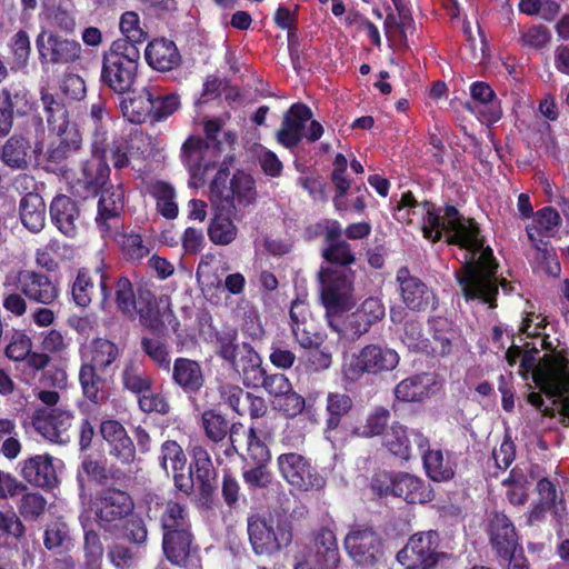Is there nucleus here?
Here are the masks:
<instances>
[{"label":"nucleus","instance_id":"obj_1","mask_svg":"<svg viewBox=\"0 0 569 569\" xmlns=\"http://www.w3.org/2000/svg\"><path fill=\"white\" fill-rule=\"evenodd\" d=\"M403 204L410 207V217L421 218V231L426 239L436 242L447 234L450 244L466 249L465 262L456 272L457 281L467 300L479 299L496 307L498 293V263L489 247L478 237L479 228L472 219L462 217L453 206L437 211L428 201L419 203L411 192L403 193Z\"/></svg>","mask_w":569,"mask_h":569},{"label":"nucleus","instance_id":"obj_2","mask_svg":"<svg viewBox=\"0 0 569 569\" xmlns=\"http://www.w3.org/2000/svg\"><path fill=\"white\" fill-rule=\"evenodd\" d=\"M340 230L338 237L329 240L322 249L321 257L335 268H322L319 271L321 283L320 298L326 309L329 327L339 335V339H347L348 332L356 333L352 321L345 320V313L355 306L353 280L355 273L348 267L353 263L356 257L350 244L342 238Z\"/></svg>","mask_w":569,"mask_h":569},{"label":"nucleus","instance_id":"obj_3","mask_svg":"<svg viewBox=\"0 0 569 569\" xmlns=\"http://www.w3.org/2000/svg\"><path fill=\"white\" fill-rule=\"evenodd\" d=\"M149 518L161 530L166 560L179 569H202L200 547L192 530L189 507L178 499L158 498L149 507Z\"/></svg>","mask_w":569,"mask_h":569},{"label":"nucleus","instance_id":"obj_4","mask_svg":"<svg viewBox=\"0 0 569 569\" xmlns=\"http://www.w3.org/2000/svg\"><path fill=\"white\" fill-rule=\"evenodd\" d=\"M520 366L526 371H532L533 381L542 393L555 398L552 406L548 407L545 406L539 392H530L528 402L540 410L543 416L561 415L562 423L569 426V398L566 396L569 391V372L566 368L553 361L537 365L536 356L530 351L521 355Z\"/></svg>","mask_w":569,"mask_h":569},{"label":"nucleus","instance_id":"obj_5","mask_svg":"<svg viewBox=\"0 0 569 569\" xmlns=\"http://www.w3.org/2000/svg\"><path fill=\"white\" fill-rule=\"evenodd\" d=\"M140 49L126 40H114L103 53L100 81L117 94L129 93L138 77Z\"/></svg>","mask_w":569,"mask_h":569},{"label":"nucleus","instance_id":"obj_6","mask_svg":"<svg viewBox=\"0 0 569 569\" xmlns=\"http://www.w3.org/2000/svg\"><path fill=\"white\" fill-rule=\"evenodd\" d=\"M247 532L252 551L258 557H272L289 547L293 540V522L289 517L251 516Z\"/></svg>","mask_w":569,"mask_h":569},{"label":"nucleus","instance_id":"obj_7","mask_svg":"<svg viewBox=\"0 0 569 569\" xmlns=\"http://www.w3.org/2000/svg\"><path fill=\"white\" fill-rule=\"evenodd\" d=\"M277 468L283 480L300 492L319 491L326 486V478L311 459L298 453L286 452L277 457Z\"/></svg>","mask_w":569,"mask_h":569},{"label":"nucleus","instance_id":"obj_8","mask_svg":"<svg viewBox=\"0 0 569 569\" xmlns=\"http://www.w3.org/2000/svg\"><path fill=\"white\" fill-rule=\"evenodd\" d=\"M136 310L132 311V319L139 318L142 327L153 333L164 328V319L173 316L167 296H157L154 284L150 280L140 279L137 281Z\"/></svg>","mask_w":569,"mask_h":569},{"label":"nucleus","instance_id":"obj_9","mask_svg":"<svg viewBox=\"0 0 569 569\" xmlns=\"http://www.w3.org/2000/svg\"><path fill=\"white\" fill-rule=\"evenodd\" d=\"M107 149L94 152L91 149V158L83 161L79 173L71 184L72 194L83 200L94 198L104 189L110 180V167L107 162Z\"/></svg>","mask_w":569,"mask_h":569},{"label":"nucleus","instance_id":"obj_10","mask_svg":"<svg viewBox=\"0 0 569 569\" xmlns=\"http://www.w3.org/2000/svg\"><path fill=\"white\" fill-rule=\"evenodd\" d=\"M134 502L124 490L116 487L101 489L94 501V515L98 525L104 530H110L118 522L133 513Z\"/></svg>","mask_w":569,"mask_h":569},{"label":"nucleus","instance_id":"obj_11","mask_svg":"<svg viewBox=\"0 0 569 569\" xmlns=\"http://www.w3.org/2000/svg\"><path fill=\"white\" fill-rule=\"evenodd\" d=\"M96 278L99 280L101 307L106 308L111 302L112 292L108 282L109 277L104 263L101 262L94 269L81 267L77 270L70 289L71 299L77 307L84 309L92 302L96 292Z\"/></svg>","mask_w":569,"mask_h":569},{"label":"nucleus","instance_id":"obj_12","mask_svg":"<svg viewBox=\"0 0 569 569\" xmlns=\"http://www.w3.org/2000/svg\"><path fill=\"white\" fill-rule=\"evenodd\" d=\"M340 562L336 535L321 527L313 532L310 545L295 569H337Z\"/></svg>","mask_w":569,"mask_h":569},{"label":"nucleus","instance_id":"obj_13","mask_svg":"<svg viewBox=\"0 0 569 569\" xmlns=\"http://www.w3.org/2000/svg\"><path fill=\"white\" fill-rule=\"evenodd\" d=\"M438 548L437 531L419 532L410 537L407 545L397 553V560L407 569H429L438 562Z\"/></svg>","mask_w":569,"mask_h":569},{"label":"nucleus","instance_id":"obj_14","mask_svg":"<svg viewBox=\"0 0 569 569\" xmlns=\"http://www.w3.org/2000/svg\"><path fill=\"white\" fill-rule=\"evenodd\" d=\"M14 286L28 301L42 306H52L60 297L58 282L40 270H19L14 278Z\"/></svg>","mask_w":569,"mask_h":569},{"label":"nucleus","instance_id":"obj_15","mask_svg":"<svg viewBox=\"0 0 569 569\" xmlns=\"http://www.w3.org/2000/svg\"><path fill=\"white\" fill-rule=\"evenodd\" d=\"M36 46L42 63L69 64L81 58L80 42L56 31L42 30L36 39Z\"/></svg>","mask_w":569,"mask_h":569},{"label":"nucleus","instance_id":"obj_16","mask_svg":"<svg viewBox=\"0 0 569 569\" xmlns=\"http://www.w3.org/2000/svg\"><path fill=\"white\" fill-rule=\"evenodd\" d=\"M257 200L256 181L250 173L243 170H236L229 181V189L226 197L218 203L221 211L233 214L234 219H240L242 209L254 203Z\"/></svg>","mask_w":569,"mask_h":569},{"label":"nucleus","instance_id":"obj_17","mask_svg":"<svg viewBox=\"0 0 569 569\" xmlns=\"http://www.w3.org/2000/svg\"><path fill=\"white\" fill-rule=\"evenodd\" d=\"M220 398L238 416H249L251 420L258 421L264 418L268 412V405L263 397L244 391L243 388L232 383H224L219 387Z\"/></svg>","mask_w":569,"mask_h":569},{"label":"nucleus","instance_id":"obj_18","mask_svg":"<svg viewBox=\"0 0 569 569\" xmlns=\"http://www.w3.org/2000/svg\"><path fill=\"white\" fill-rule=\"evenodd\" d=\"M312 118L311 109L302 103H292L283 113L280 128L276 132L277 142L290 151L305 139V129L308 121Z\"/></svg>","mask_w":569,"mask_h":569},{"label":"nucleus","instance_id":"obj_19","mask_svg":"<svg viewBox=\"0 0 569 569\" xmlns=\"http://www.w3.org/2000/svg\"><path fill=\"white\" fill-rule=\"evenodd\" d=\"M32 109L30 92L22 87L10 84L0 89V138L6 137L14 116H26Z\"/></svg>","mask_w":569,"mask_h":569},{"label":"nucleus","instance_id":"obj_20","mask_svg":"<svg viewBox=\"0 0 569 569\" xmlns=\"http://www.w3.org/2000/svg\"><path fill=\"white\" fill-rule=\"evenodd\" d=\"M192 461L184 475H191L201 499L210 501L217 489V470L206 448L196 445L191 449Z\"/></svg>","mask_w":569,"mask_h":569},{"label":"nucleus","instance_id":"obj_21","mask_svg":"<svg viewBox=\"0 0 569 569\" xmlns=\"http://www.w3.org/2000/svg\"><path fill=\"white\" fill-rule=\"evenodd\" d=\"M397 281L400 284L401 298L405 305L415 311H423L429 307L435 309L436 297L425 282L410 273L407 267L397 271Z\"/></svg>","mask_w":569,"mask_h":569},{"label":"nucleus","instance_id":"obj_22","mask_svg":"<svg viewBox=\"0 0 569 569\" xmlns=\"http://www.w3.org/2000/svg\"><path fill=\"white\" fill-rule=\"evenodd\" d=\"M49 216L52 224L67 238H74L79 233L81 210L71 197L59 193L54 196L49 206Z\"/></svg>","mask_w":569,"mask_h":569},{"label":"nucleus","instance_id":"obj_23","mask_svg":"<svg viewBox=\"0 0 569 569\" xmlns=\"http://www.w3.org/2000/svg\"><path fill=\"white\" fill-rule=\"evenodd\" d=\"M383 443L393 456L409 460L412 447L416 446L419 451L426 450L429 447V439L420 430L408 429L396 422L386 433Z\"/></svg>","mask_w":569,"mask_h":569},{"label":"nucleus","instance_id":"obj_24","mask_svg":"<svg viewBox=\"0 0 569 569\" xmlns=\"http://www.w3.org/2000/svg\"><path fill=\"white\" fill-rule=\"evenodd\" d=\"M73 413L59 408L37 409L32 423L37 431L52 442H64L63 436L72 426Z\"/></svg>","mask_w":569,"mask_h":569},{"label":"nucleus","instance_id":"obj_25","mask_svg":"<svg viewBox=\"0 0 569 569\" xmlns=\"http://www.w3.org/2000/svg\"><path fill=\"white\" fill-rule=\"evenodd\" d=\"M169 462L176 488L180 492L190 496L193 492V478L191 475H184L187 457L176 440H166L160 448L159 463L167 472Z\"/></svg>","mask_w":569,"mask_h":569},{"label":"nucleus","instance_id":"obj_26","mask_svg":"<svg viewBox=\"0 0 569 569\" xmlns=\"http://www.w3.org/2000/svg\"><path fill=\"white\" fill-rule=\"evenodd\" d=\"M100 435L109 445V453L122 465L136 459V447L126 428L116 419H106L100 423Z\"/></svg>","mask_w":569,"mask_h":569},{"label":"nucleus","instance_id":"obj_27","mask_svg":"<svg viewBox=\"0 0 569 569\" xmlns=\"http://www.w3.org/2000/svg\"><path fill=\"white\" fill-rule=\"evenodd\" d=\"M397 13H388L385 20L387 38L399 49L409 47V39L417 33L411 12L403 0H392Z\"/></svg>","mask_w":569,"mask_h":569},{"label":"nucleus","instance_id":"obj_28","mask_svg":"<svg viewBox=\"0 0 569 569\" xmlns=\"http://www.w3.org/2000/svg\"><path fill=\"white\" fill-rule=\"evenodd\" d=\"M488 533L497 555L503 559L515 555L518 535L512 521L503 513L495 511L488 518Z\"/></svg>","mask_w":569,"mask_h":569},{"label":"nucleus","instance_id":"obj_29","mask_svg":"<svg viewBox=\"0 0 569 569\" xmlns=\"http://www.w3.org/2000/svg\"><path fill=\"white\" fill-rule=\"evenodd\" d=\"M170 372L173 386L189 397L198 395L204 387L203 370L197 360L178 357L174 359Z\"/></svg>","mask_w":569,"mask_h":569},{"label":"nucleus","instance_id":"obj_30","mask_svg":"<svg viewBox=\"0 0 569 569\" xmlns=\"http://www.w3.org/2000/svg\"><path fill=\"white\" fill-rule=\"evenodd\" d=\"M148 66L158 72H169L182 64V56L174 41L154 38L144 49Z\"/></svg>","mask_w":569,"mask_h":569},{"label":"nucleus","instance_id":"obj_31","mask_svg":"<svg viewBox=\"0 0 569 569\" xmlns=\"http://www.w3.org/2000/svg\"><path fill=\"white\" fill-rule=\"evenodd\" d=\"M21 477L32 486L51 489L58 483L53 459L49 455H36L20 462Z\"/></svg>","mask_w":569,"mask_h":569},{"label":"nucleus","instance_id":"obj_32","mask_svg":"<svg viewBox=\"0 0 569 569\" xmlns=\"http://www.w3.org/2000/svg\"><path fill=\"white\" fill-rule=\"evenodd\" d=\"M98 201L96 223L102 232H109L111 223L121 217L124 209V190L121 184L103 189Z\"/></svg>","mask_w":569,"mask_h":569},{"label":"nucleus","instance_id":"obj_33","mask_svg":"<svg viewBox=\"0 0 569 569\" xmlns=\"http://www.w3.org/2000/svg\"><path fill=\"white\" fill-rule=\"evenodd\" d=\"M238 372L246 387L257 377L262 368V359L249 342H241L226 360Z\"/></svg>","mask_w":569,"mask_h":569},{"label":"nucleus","instance_id":"obj_34","mask_svg":"<svg viewBox=\"0 0 569 569\" xmlns=\"http://www.w3.org/2000/svg\"><path fill=\"white\" fill-rule=\"evenodd\" d=\"M393 496L408 503H426L431 501L435 495L422 479L407 472H399L393 483Z\"/></svg>","mask_w":569,"mask_h":569},{"label":"nucleus","instance_id":"obj_35","mask_svg":"<svg viewBox=\"0 0 569 569\" xmlns=\"http://www.w3.org/2000/svg\"><path fill=\"white\" fill-rule=\"evenodd\" d=\"M398 353L391 349H382L372 345L365 347L358 355V370L368 373L389 371L397 367Z\"/></svg>","mask_w":569,"mask_h":569},{"label":"nucleus","instance_id":"obj_36","mask_svg":"<svg viewBox=\"0 0 569 569\" xmlns=\"http://www.w3.org/2000/svg\"><path fill=\"white\" fill-rule=\"evenodd\" d=\"M47 206L38 192H27L19 202L22 226L32 233H39L46 226Z\"/></svg>","mask_w":569,"mask_h":569},{"label":"nucleus","instance_id":"obj_37","mask_svg":"<svg viewBox=\"0 0 569 569\" xmlns=\"http://www.w3.org/2000/svg\"><path fill=\"white\" fill-rule=\"evenodd\" d=\"M32 148L29 139L11 136L0 149V160L12 170H26L31 161Z\"/></svg>","mask_w":569,"mask_h":569},{"label":"nucleus","instance_id":"obj_38","mask_svg":"<svg viewBox=\"0 0 569 569\" xmlns=\"http://www.w3.org/2000/svg\"><path fill=\"white\" fill-rule=\"evenodd\" d=\"M209 149V141L200 136H189L182 143L180 158L191 177H197L210 168V162L204 161Z\"/></svg>","mask_w":569,"mask_h":569},{"label":"nucleus","instance_id":"obj_39","mask_svg":"<svg viewBox=\"0 0 569 569\" xmlns=\"http://www.w3.org/2000/svg\"><path fill=\"white\" fill-rule=\"evenodd\" d=\"M152 87H143L132 97L120 101L122 116L134 124H141L151 121L152 109Z\"/></svg>","mask_w":569,"mask_h":569},{"label":"nucleus","instance_id":"obj_40","mask_svg":"<svg viewBox=\"0 0 569 569\" xmlns=\"http://www.w3.org/2000/svg\"><path fill=\"white\" fill-rule=\"evenodd\" d=\"M40 94L42 109L49 130L57 133L58 136L67 133L70 120L69 112L64 103L54 94L50 93L46 88H41Z\"/></svg>","mask_w":569,"mask_h":569},{"label":"nucleus","instance_id":"obj_41","mask_svg":"<svg viewBox=\"0 0 569 569\" xmlns=\"http://www.w3.org/2000/svg\"><path fill=\"white\" fill-rule=\"evenodd\" d=\"M433 386L435 377L422 372L400 381L395 389V395L398 400L405 402L422 401L430 396Z\"/></svg>","mask_w":569,"mask_h":569},{"label":"nucleus","instance_id":"obj_42","mask_svg":"<svg viewBox=\"0 0 569 569\" xmlns=\"http://www.w3.org/2000/svg\"><path fill=\"white\" fill-rule=\"evenodd\" d=\"M273 437V430L262 422H252L247 432V452L256 463H267L271 453L266 440Z\"/></svg>","mask_w":569,"mask_h":569},{"label":"nucleus","instance_id":"obj_43","mask_svg":"<svg viewBox=\"0 0 569 569\" xmlns=\"http://www.w3.org/2000/svg\"><path fill=\"white\" fill-rule=\"evenodd\" d=\"M99 369L82 363L79 370V382L83 397L92 405L100 407L109 396L104 390L106 380L98 373Z\"/></svg>","mask_w":569,"mask_h":569},{"label":"nucleus","instance_id":"obj_44","mask_svg":"<svg viewBox=\"0 0 569 569\" xmlns=\"http://www.w3.org/2000/svg\"><path fill=\"white\" fill-rule=\"evenodd\" d=\"M110 289L111 301L114 302L117 311L123 317L132 319V311L136 310L137 283L133 284L127 276L121 274L114 279Z\"/></svg>","mask_w":569,"mask_h":569},{"label":"nucleus","instance_id":"obj_45","mask_svg":"<svg viewBox=\"0 0 569 569\" xmlns=\"http://www.w3.org/2000/svg\"><path fill=\"white\" fill-rule=\"evenodd\" d=\"M149 193L154 199L160 216L168 220L178 217L179 208L176 202V190L171 183L163 180L153 181L149 186Z\"/></svg>","mask_w":569,"mask_h":569},{"label":"nucleus","instance_id":"obj_46","mask_svg":"<svg viewBox=\"0 0 569 569\" xmlns=\"http://www.w3.org/2000/svg\"><path fill=\"white\" fill-rule=\"evenodd\" d=\"M89 117L92 121L91 149L94 152H102L103 147H108L107 121L109 119V110L101 98L90 106Z\"/></svg>","mask_w":569,"mask_h":569},{"label":"nucleus","instance_id":"obj_47","mask_svg":"<svg viewBox=\"0 0 569 569\" xmlns=\"http://www.w3.org/2000/svg\"><path fill=\"white\" fill-rule=\"evenodd\" d=\"M89 360L84 365H91L92 368L104 371L120 356L118 346L104 338H94L89 346Z\"/></svg>","mask_w":569,"mask_h":569},{"label":"nucleus","instance_id":"obj_48","mask_svg":"<svg viewBox=\"0 0 569 569\" xmlns=\"http://www.w3.org/2000/svg\"><path fill=\"white\" fill-rule=\"evenodd\" d=\"M232 218H234L233 214L221 211L217 207V213L208 227V237L212 243L227 246L237 238L238 228L233 223Z\"/></svg>","mask_w":569,"mask_h":569},{"label":"nucleus","instance_id":"obj_49","mask_svg":"<svg viewBox=\"0 0 569 569\" xmlns=\"http://www.w3.org/2000/svg\"><path fill=\"white\" fill-rule=\"evenodd\" d=\"M200 427L212 443L223 442L229 435V420L221 411L210 408L201 413Z\"/></svg>","mask_w":569,"mask_h":569},{"label":"nucleus","instance_id":"obj_50","mask_svg":"<svg viewBox=\"0 0 569 569\" xmlns=\"http://www.w3.org/2000/svg\"><path fill=\"white\" fill-rule=\"evenodd\" d=\"M26 526L14 511L0 510V550L9 548L11 542H21L26 537Z\"/></svg>","mask_w":569,"mask_h":569},{"label":"nucleus","instance_id":"obj_51","mask_svg":"<svg viewBox=\"0 0 569 569\" xmlns=\"http://www.w3.org/2000/svg\"><path fill=\"white\" fill-rule=\"evenodd\" d=\"M353 407V399L350 395L339 391L329 392L327 396V419L326 426L328 430L337 429L343 417H346Z\"/></svg>","mask_w":569,"mask_h":569},{"label":"nucleus","instance_id":"obj_52","mask_svg":"<svg viewBox=\"0 0 569 569\" xmlns=\"http://www.w3.org/2000/svg\"><path fill=\"white\" fill-rule=\"evenodd\" d=\"M28 368L34 373L43 372V379L49 380V383L56 387H62L66 383L67 375L62 369H56L53 377L48 378L47 375L51 372V357L47 352L30 351L28 357L22 360Z\"/></svg>","mask_w":569,"mask_h":569},{"label":"nucleus","instance_id":"obj_53","mask_svg":"<svg viewBox=\"0 0 569 569\" xmlns=\"http://www.w3.org/2000/svg\"><path fill=\"white\" fill-rule=\"evenodd\" d=\"M248 388H263L277 400L282 395L291 391L292 385L284 373L268 375L266 369L262 367Z\"/></svg>","mask_w":569,"mask_h":569},{"label":"nucleus","instance_id":"obj_54","mask_svg":"<svg viewBox=\"0 0 569 569\" xmlns=\"http://www.w3.org/2000/svg\"><path fill=\"white\" fill-rule=\"evenodd\" d=\"M152 106L151 122H161L180 109V96L176 92L162 94L158 87H152Z\"/></svg>","mask_w":569,"mask_h":569},{"label":"nucleus","instance_id":"obj_55","mask_svg":"<svg viewBox=\"0 0 569 569\" xmlns=\"http://www.w3.org/2000/svg\"><path fill=\"white\" fill-rule=\"evenodd\" d=\"M381 555L378 535L371 529L358 531V565L372 566Z\"/></svg>","mask_w":569,"mask_h":569},{"label":"nucleus","instance_id":"obj_56","mask_svg":"<svg viewBox=\"0 0 569 569\" xmlns=\"http://www.w3.org/2000/svg\"><path fill=\"white\" fill-rule=\"evenodd\" d=\"M121 380L123 387L130 392L138 396V398L146 392H150L153 385L152 377L137 367L133 362L126 365Z\"/></svg>","mask_w":569,"mask_h":569},{"label":"nucleus","instance_id":"obj_57","mask_svg":"<svg viewBox=\"0 0 569 569\" xmlns=\"http://www.w3.org/2000/svg\"><path fill=\"white\" fill-rule=\"evenodd\" d=\"M422 452L423 466L429 478L435 481H446L453 477L451 466L445 461L441 450H420Z\"/></svg>","mask_w":569,"mask_h":569},{"label":"nucleus","instance_id":"obj_58","mask_svg":"<svg viewBox=\"0 0 569 569\" xmlns=\"http://www.w3.org/2000/svg\"><path fill=\"white\" fill-rule=\"evenodd\" d=\"M66 249H68L66 243L57 238H51L44 246L36 250V264L47 272H57L60 269L57 257L61 256V251Z\"/></svg>","mask_w":569,"mask_h":569},{"label":"nucleus","instance_id":"obj_59","mask_svg":"<svg viewBox=\"0 0 569 569\" xmlns=\"http://www.w3.org/2000/svg\"><path fill=\"white\" fill-rule=\"evenodd\" d=\"M140 347L141 350L160 370L170 372L171 358L168 346L164 341L160 339L142 337Z\"/></svg>","mask_w":569,"mask_h":569},{"label":"nucleus","instance_id":"obj_60","mask_svg":"<svg viewBox=\"0 0 569 569\" xmlns=\"http://www.w3.org/2000/svg\"><path fill=\"white\" fill-rule=\"evenodd\" d=\"M81 136L78 131L70 133V138H61L58 143L52 142L47 150L46 157L49 163L62 164L70 156L81 147Z\"/></svg>","mask_w":569,"mask_h":569},{"label":"nucleus","instance_id":"obj_61","mask_svg":"<svg viewBox=\"0 0 569 569\" xmlns=\"http://www.w3.org/2000/svg\"><path fill=\"white\" fill-rule=\"evenodd\" d=\"M120 30L123 38L119 40H126L131 44L138 47L147 39V32L140 27V18L134 11H127L122 13L120 18Z\"/></svg>","mask_w":569,"mask_h":569},{"label":"nucleus","instance_id":"obj_62","mask_svg":"<svg viewBox=\"0 0 569 569\" xmlns=\"http://www.w3.org/2000/svg\"><path fill=\"white\" fill-rule=\"evenodd\" d=\"M32 350V340L24 330L14 329L9 343L4 348V355L12 361H22Z\"/></svg>","mask_w":569,"mask_h":569},{"label":"nucleus","instance_id":"obj_63","mask_svg":"<svg viewBox=\"0 0 569 569\" xmlns=\"http://www.w3.org/2000/svg\"><path fill=\"white\" fill-rule=\"evenodd\" d=\"M290 328L301 348L320 347L323 341L322 336L317 331L313 319L292 325Z\"/></svg>","mask_w":569,"mask_h":569},{"label":"nucleus","instance_id":"obj_64","mask_svg":"<svg viewBox=\"0 0 569 569\" xmlns=\"http://www.w3.org/2000/svg\"><path fill=\"white\" fill-rule=\"evenodd\" d=\"M46 508L47 500L42 495L36 492L22 493L18 505L20 516L31 521L38 520L44 513Z\"/></svg>","mask_w":569,"mask_h":569}]
</instances>
